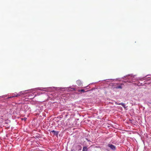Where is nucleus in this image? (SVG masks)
Listing matches in <instances>:
<instances>
[{"mask_svg":"<svg viewBox=\"0 0 151 151\" xmlns=\"http://www.w3.org/2000/svg\"><path fill=\"white\" fill-rule=\"evenodd\" d=\"M114 88H116L121 89L122 88L123 86H124V85L122 83H116L115 84H114Z\"/></svg>","mask_w":151,"mask_h":151,"instance_id":"1","label":"nucleus"},{"mask_svg":"<svg viewBox=\"0 0 151 151\" xmlns=\"http://www.w3.org/2000/svg\"><path fill=\"white\" fill-rule=\"evenodd\" d=\"M89 91V90H86V89H79L78 90V92H79L80 93H83L85 92H87V91Z\"/></svg>","mask_w":151,"mask_h":151,"instance_id":"2","label":"nucleus"},{"mask_svg":"<svg viewBox=\"0 0 151 151\" xmlns=\"http://www.w3.org/2000/svg\"><path fill=\"white\" fill-rule=\"evenodd\" d=\"M108 146L109 147L111 150H114L115 149V147L112 144H109Z\"/></svg>","mask_w":151,"mask_h":151,"instance_id":"3","label":"nucleus"},{"mask_svg":"<svg viewBox=\"0 0 151 151\" xmlns=\"http://www.w3.org/2000/svg\"><path fill=\"white\" fill-rule=\"evenodd\" d=\"M115 104L116 105H122L125 109L126 108L124 104L122 103H118L117 102H115Z\"/></svg>","mask_w":151,"mask_h":151,"instance_id":"4","label":"nucleus"},{"mask_svg":"<svg viewBox=\"0 0 151 151\" xmlns=\"http://www.w3.org/2000/svg\"><path fill=\"white\" fill-rule=\"evenodd\" d=\"M77 84L79 86H81L82 85V83L80 80H77L76 82Z\"/></svg>","mask_w":151,"mask_h":151,"instance_id":"5","label":"nucleus"},{"mask_svg":"<svg viewBox=\"0 0 151 151\" xmlns=\"http://www.w3.org/2000/svg\"><path fill=\"white\" fill-rule=\"evenodd\" d=\"M87 151V148L86 147H84L82 151Z\"/></svg>","mask_w":151,"mask_h":151,"instance_id":"6","label":"nucleus"},{"mask_svg":"<svg viewBox=\"0 0 151 151\" xmlns=\"http://www.w3.org/2000/svg\"><path fill=\"white\" fill-rule=\"evenodd\" d=\"M30 91H28L26 92V93L24 92V93H22V94H24L29 93H30Z\"/></svg>","mask_w":151,"mask_h":151,"instance_id":"7","label":"nucleus"},{"mask_svg":"<svg viewBox=\"0 0 151 151\" xmlns=\"http://www.w3.org/2000/svg\"><path fill=\"white\" fill-rule=\"evenodd\" d=\"M51 132L52 133L54 132L55 134H57V132H56V131H55L54 130H52L51 131Z\"/></svg>","mask_w":151,"mask_h":151,"instance_id":"8","label":"nucleus"},{"mask_svg":"<svg viewBox=\"0 0 151 151\" xmlns=\"http://www.w3.org/2000/svg\"><path fill=\"white\" fill-rule=\"evenodd\" d=\"M26 119H27V118H24L23 119H22L24 120V121L26 120Z\"/></svg>","mask_w":151,"mask_h":151,"instance_id":"9","label":"nucleus"},{"mask_svg":"<svg viewBox=\"0 0 151 151\" xmlns=\"http://www.w3.org/2000/svg\"><path fill=\"white\" fill-rule=\"evenodd\" d=\"M48 89L49 90H51V88H48Z\"/></svg>","mask_w":151,"mask_h":151,"instance_id":"10","label":"nucleus"},{"mask_svg":"<svg viewBox=\"0 0 151 151\" xmlns=\"http://www.w3.org/2000/svg\"><path fill=\"white\" fill-rule=\"evenodd\" d=\"M15 96L17 97V95H16Z\"/></svg>","mask_w":151,"mask_h":151,"instance_id":"11","label":"nucleus"}]
</instances>
